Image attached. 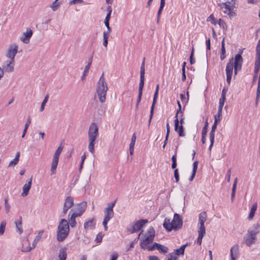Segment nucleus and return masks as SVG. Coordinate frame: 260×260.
I'll return each mask as SVG.
<instances>
[{"label":"nucleus","mask_w":260,"mask_h":260,"mask_svg":"<svg viewBox=\"0 0 260 260\" xmlns=\"http://www.w3.org/2000/svg\"><path fill=\"white\" fill-rule=\"evenodd\" d=\"M70 231L69 222L65 219H61L59 223L56 238L59 242H62L67 237Z\"/></svg>","instance_id":"obj_1"},{"label":"nucleus","mask_w":260,"mask_h":260,"mask_svg":"<svg viewBox=\"0 0 260 260\" xmlns=\"http://www.w3.org/2000/svg\"><path fill=\"white\" fill-rule=\"evenodd\" d=\"M173 221L175 222V224L174 225L172 224H170V219L168 218L165 219L163 226L167 232H171L173 230H178L182 226V219L179 214L177 213L174 214Z\"/></svg>","instance_id":"obj_2"},{"label":"nucleus","mask_w":260,"mask_h":260,"mask_svg":"<svg viewBox=\"0 0 260 260\" xmlns=\"http://www.w3.org/2000/svg\"><path fill=\"white\" fill-rule=\"evenodd\" d=\"M107 90V84L104 77V73H103L98 83L96 88V93L99 100L101 103H104L105 102Z\"/></svg>","instance_id":"obj_3"},{"label":"nucleus","mask_w":260,"mask_h":260,"mask_svg":"<svg viewBox=\"0 0 260 260\" xmlns=\"http://www.w3.org/2000/svg\"><path fill=\"white\" fill-rule=\"evenodd\" d=\"M148 222V220L146 219L137 220L136 222L131 223L127 230L131 233L138 232Z\"/></svg>","instance_id":"obj_4"},{"label":"nucleus","mask_w":260,"mask_h":260,"mask_svg":"<svg viewBox=\"0 0 260 260\" xmlns=\"http://www.w3.org/2000/svg\"><path fill=\"white\" fill-rule=\"evenodd\" d=\"M87 207L86 202H82L78 204L75 208L72 209L70 211L69 216H70L71 212L77 217L81 216L82 214L85 212Z\"/></svg>","instance_id":"obj_5"},{"label":"nucleus","mask_w":260,"mask_h":260,"mask_svg":"<svg viewBox=\"0 0 260 260\" xmlns=\"http://www.w3.org/2000/svg\"><path fill=\"white\" fill-rule=\"evenodd\" d=\"M243 51H239V53L236 54L234 58V74L235 75H237L238 72L240 71L242 69V64L243 63V58L241 56Z\"/></svg>","instance_id":"obj_6"},{"label":"nucleus","mask_w":260,"mask_h":260,"mask_svg":"<svg viewBox=\"0 0 260 260\" xmlns=\"http://www.w3.org/2000/svg\"><path fill=\"white\" fill-rule=\"evenodd\" d=\"M233 58H231L226 67V81L229 85L230 84L233 72Z\"/></svg>","instance_id":"obj_7"},{"label":"nucleus","mask_w":260,"mask_h":260,"mask_svg":"<svg viewBox=\"0 0 260 260\" xmlns=\"http://www.w3.org/2000/svg\"><path fill=\"white\" fill-rule=\"evenodd\" d=\"M115 203L116 201L109 204L108 207L105 209L104 211V218L110 220L114 217V213L113 209L115 205Z\"/></svg>","instance_id":"obj_8"},{"label":"nucleus","mask_w":260,"mask_h":260,"mask_svg":"<svg viewBox=\"0 0 260 260\" xmlns=\"http://www.w3.org/2000/svg\"><path fill=\"white\" fill-rule=\"evenodd\" d=\"M159 87V84H157L156 86V89H155V91L154 92V96H153L152 104V106L151 107V110H150V116H149V120H148L149 125L150 124V123H151V121L153 115L155 105L156 103L157 99L158 98Z\"/></svg>","instance_id":"obj_9"},{"label":"nucleus","mask_w":260,"mask_h":260,"mask_svg":"<svg viewBox=\"0 0 260 260\" xmlns=\"http://www.w3.org/2000/svg\"><path fill=\"white\" fill-rule=\"evenodd\" d=\"M256 240V236L250 234L248 232L243 238V242L248 247H250L253 244L255 243Z\"/></svg>","instance_id":"obj_10"},{"label":"nucleus","mask_w":260,"mask_h":260,"mask_svg":"<svg viewBox=\"0 0 260 260\" xmlns=\"http://www.w3.org/2000/svg\"><path fill=\"white\" fill-rule=\"evenodd\" d=\"M18 52V46L14 44L13 46H11L7 51L6 56L10 59V60L15 61L14 58L16 54Z\"/></svg>","instance_id":"obj_11"},{"label":"nucleus","mask_w":260,"mask_h":260,"mask_svg":"<svg viewBox=\"0 0 260 260\" xmlns=\"http://www.w3.org/2000/svg\"><path fill=\"white\" fill-rule=\"evenodd\" d=\"M74 205L73 198L71 196H68L65 200L63 207V213L66 214L70 208Z\"/></svg>","instance_id":"obj_12"},{"label":"nucleus","mask_w":260,"mask_h":260,"mask_svg":"<svg viewBox=\"0 0 260 260\" xmlns=\"http://www.w3.org/2000/svg\"><path fill=\"white\" fill-rule=\"evenodd\" d=\"M207 217V213L205 211L202 212L199 214V224L200 226L198 230L206 231L204 223L206 220Z\"/></svg>","instance_id":"obj_13"},{"label":"nucleus","mask_w":260,"mask_h":260,"mask_svg":"<svg viewBox=\"0 0 260 260\" xmlns=\"http://www.w3.org/2000/svg\"><path fill=\"white\" fill-rule=\"evenodd\" d=\"M175 131L178 133L179 137H184L185 134L184 133V127L183 125H179V120L178 118L175 119Z\"/></svg>","instance_id":"obj_14"},{"label":"nucleus","mask_w":260,"mask_h":260,"mask_svg":"<svg viewBox=\"0 0 260 260\" xmlns=\"http://www.w3.org/2000/svg\"><path fill=\"white\" fill-rule=\"evenodd\" d=\"M88 136L89 140L88 150L91 153H93L94 152L95 141L98 136L91 135H88Z\"/></svg>","instance_id":"obj_15"},{"label":"nucleus","mask_w":260,"mask_h":260,"mask_svg":"<svg viewBox=\"0 0 260 260\" xmlns=\"http://www.w3.org/2000/svg\"><path fill=\"white\" fill-rule=\"evenodd\" d=\"M239 254V246L238 244L234 245L230 250V255L232 260H236Z\"/></svg>","instance_id":"obj_16"},{"label":"nucleus","mask_w":260,"mask_h":260,"mask_svg":"<svg viewBox=\"0 0 260 260\" xmlns=\"http://www.w3.org/2000/svg\"><path fill=\"white\" fill-rule=\"evenodd\" d=\"M32 35V31L30 28H27L26 31L24 33V37H21L20 40L23 43L28 44L29 40Z\"/></svg>","instance_id":"obj_17"},{"label":"nucleus","mask_w":260,"mask_h":260,"mask_svg":"<svg viewBox=\"0 0 260 260\" xmlns=\"http://www.w3.org/2000/svg\"><path fill=\"white\" fill-rule=\"evenodd\" d=\"M153 241V239H151V238L148 237L147 236H145V238L141 241L140 242V246L141 248L143 249H147V246L150 243H152Z\"/></svg>","instance_id":"obj_18"},{"label":"nucleus","mask_w":260,"mask_h":260,"mask_svg":"<svg viewBox=\"0 0 260 260\" xmlns=\"http://www.w3.org/2000/svg\"><path fill=\"white\" fill-rule=\"evenodd\" d=\"M95 221L94 218L89 219L88 221L85 222L84 224V228L86 231L89 229H94L95 227Z\"/></svg>","instance_id":"obj_19"},{"label":"nucleus","mask_w":260,"mask_h":260,"mask_svg":"<svg viewBox=\"0 0 260 260\" xmlns=\"http://www.w3.org/2000/svg\"><path fill=\"white\" fill-rule=\"evenodd\" d=\"M32 177L28 180L27 183L25 184L23 186V192L21 194L22 197L26 196L30 189L32 182Z\"/></svg>","instance_id":"obj_20"},{"label":"nucleus","mask_w":260,"mask_h":260,"mask_svg":"<svg viewBox=\"0 0 260 260\" xmlns=\"http://www.w3.org/2000/svg\"><path fill=\"white\" fill-rule=\"evenodd\" d=\"M88 135L98 136V127L96 123H92L89 126Z\"/></svg>","instance_id":"obj_21"},{"label":"nucleus","mask_w":260,"mask_h":260,"mask_svg":"<svg viewBox=\"0 0 260 260\" xmlns=\"http://www.w3.org/2000/svg\"><path fill=\"white\" fill-rule=\"evenodd\" d=\"M14 61L7 60L6 61V65L3 66L4 69L6 72H12L14 69Z\"/></svg>","instance_id":"obj_22"},{"label":"nucleus","mask_w":260,"mask_h":260,"mask_svg":"<svg viewBox=\"0 0 260 260\" xmlns=\"http://www.w3.org/2000/svg\"><path fill=\"white\" fill-rule=\"evenodd\" d=\"M59 158L53 157L51 166V175H54L56 174V170L58 164Z\"/></svg>","instance_id":"obj_23"},{"label":"nucleus","mask_w":260,"mask_h":260,"mask_svg":"<svg viewBox=\"0 0 260 260\" xmlns=\"http://www.w3.org/2000/svg\"><path fill=\"white\" fill-rule=\"evenodd\" d=\"M252 228V229H249L248 232H250V234L252 235L256 236L260 232V225L258 223L254 224Z\"/></svg>","instance_id":"obj_24"},{"label":"nucleus","mask_w":260,"mask_h":260,"mask_svg":"<svg viewBox=\"0 0 260 260\" xmlns=\"http://www.w3.org/2000/svg\"><path fill=\"white\" fill-rule=\"evenodd\" d=\"M187 245H188V243L182 245L179 248L176 249L175 250V255L177 256L183 255L184 253L185 249Z\"/></svg>","instance_id":"obj_25"},{"label":"nucleus","mask_w":260,"mask_h":260,"mask_svg":"<svg viewBox=\"0 0 260 260\" xmlns=\"http://www.w3.org/2000/svg\"><path fill=\"white\" fill-rule=\"evenodd\" d=\"M67 249L65 247L61 248L59 250L58 258L59 260H66L67 258Z\"/></svg>","instance_id":"obj_26"},{"label":"nucleus","mask_w":260,"mask_h":260,"mask_svg":"<svg viewBox=\"0 0 260 260\" xmlns=\"http://www.w3.org/2000/svg\"><path fill=\"white\" fill-rule=\"evenodd\" d=\"M224 40L225 38H223L221 42V53L220 56V58L221 60H223L226 57Z\"/></svg>","instance_id":"obj_27"},{"label":"nucleus","mask_w":260,"mask_h":260,"mask_svg":"<svg viewBox=\"0 0 260 260\" xmlns=\"http://www.w3.org/2000/svg\"><path fill=\"white\" fill-rule=\"evenodd\" d=\"M257 205L256 203H255L252 205V206L251 208V209H250V213H249L248 217L249 220H251L253 219V218L254 216V214H255V212L257 209Z\"/></svg>","instance_id":"obj_28"},{"label":"nucleus","mask_w":260,"mask_h":260,"mask_svg":"<svg viewBox=\"0 0 260 260\" xmlns=\"http://www.w3.org/2000/svg\"><path fill=\"white\" fill-rule=\"evenodd\" d=\"M199 236L197 240V242L200 245L202 244V239L206 234V231L198 230Z\"/></svg>","instance_id":"obj_29"},{"label":"nucleus","mask_w":260,"mask_h":260,"mask_svg":"<svg viewBox=\"0 0 260 260\" xmlns=\"http://www.w3.org/2000/svg\"><path fill=\"white\" fill-rule=\"evenodd\" d=\"M4 208L6 213H9L10 211L11 206L9 203V197L8 196L4 199Z\"/></svg>","instance_id":"obj_30"},{"label":"nucleus","mask_w":260,"mask_h":260,"mask_svg":"<svg viewBox=\"0 0 260 260\" xmlns=\"http://www.w3.org/2000/svg\"><path fill=\"white\" fill-rule=\"evenodd\" d=\"M238 179L236 178L234 180V182L232 187V192L231 194V201L233 202L235 196L236 190V186L237 184Z\"/></svg>","instance_id":"obj_31"},{"label":"nucleus","mask_w":260,"mask_h":260,"mask_svg":"<svg viewBox=\"0 0 260 260\" xmlns=\"http://www.w3.org/2000/svg\"><path fill=\"white\" fill-rule=\"evenodd\" d=\"M146 236L148 237H151V239L154 240V238L155 236V230L152 226L149 227L148 229L147 232L146 233Z\"/></svg>","instance_id":"obj_32"},{"label":"nucleus","mask_w":260,"mask_h":260,"mask_svg":"<svg viewBox=\"0 0 260 260\" xmlns=\"http://www.w3.org/2000/svg\"><path fill=\"white\" fill-rule=\"evenodd\" d=\"M16 228L17 229L18 231L19 232V234H21L23 232V229L22 228V219L21 217H20L19 220L18 221H16L15 222Z\"/></svg>","instance_id":"obj_33"},{"label":"nucleus","mask_w":260,"mask_h":260,"mask_svg":"<svg viewBox=\"0 0 260 260\" xmlns=\"http://www.w3.org/2000/svg\"><path fill=\"white\" fill-rule=\"evenodd\" d=\"M145 76H140V81L139 86V92L138 93H143V89L144 86Z\"/></svg>","instance_id":"obj_34"},{"label":"nucleus","mask_w":260,"mask_h":260,"mask_svg":"<svg viewBox=\"0 0 260 260\" xmlns=\"http://www.w3.org/2000/svg\"><path fill=\"white\" fill-rule=\"evenodd\" d=\"M218 23L222 28L223 32L225 33L228 30V25L222 19H219Z\"/></svg>","instance_id":"obj_35"},{"label":"nucleus","mask_w":260,"mask_h":260,"mask_svg":"<svg viewBox=\"0 0 260 260\" xmlns=\"http://www.w3.org/2000/svg\"><path fill=\"white\" fill-rule=\"evenodd\" d=\"M77 217L76 215L72 214L71 215L70 218H69V223L72 228H74L76 225V221L75 220V218Z\"/></svg>","instance_id":"obj_36"},{"label":"nucleus","mask_w":260,"mask_h":260,"mask_svg":"<svg viewBox=\"0 0 260 260\" xmlns=\"http://www.w3.org/2000/svg\"><path fill=\"white\" fill-rule=\"evenodd\" d=\"M260 69V58H255L254 64V74H257Z\"/></svg>","instance_id":"obj_37"},{"label":"nucleus","mask_w":260,"mask_h":260,"mask_svg":"<svg viewBox=\"0 0 260 260\" xmlns=\"http://www.w3.org/2000/svg\"><path fill=\"white\" fill-rule=\"evenodd\" d=\"M220 6L221 8H223V7H224V8L228 11H232L233 10L232 6H231L230 3H228V2L221 4Z\"/></svg>","instance_id":"obj_38"},{"label":"nucleus","mask_w":260,"mask_h":260,"mask_svg":"<svg viewBox=\"0 0 260 260\" xmlns=\"http://www.w3.org/2000/svg\"><path fill=\"white\" fill-rule=\"evenodd\" d=\"M63 146L60 145V146L57 148L55 152V153L53 155V157L58 158L59 157L60 154L63 149Z\"/></svg>","instance_id":"obj_39"},{"label":"nucleus","mask_w":260,"mask_h":260,"mask_svg":"<svg viewBox=\"0 0 260 260\" xmlns=\"http://www.w3.org/2000/svg\"><path fill=\"white\" fill-rule=\"evenodd\" d=\"M172 166H171V167L173 169H175L177 167V154H176V152L175 153V154L174 155H173L172 157Z\"/></svg>","instance_id":"obj_40"},{"label":"nucleus","mask_w":260,"mask_h":260,"mask_svg":"<svg viewBox=\"0 0 260 260\" xmlns=\"http://www.w3.org/2000/svg\"><path fill=\"white\" fill-rule=\"evenodd\" d=\"M6 226V221L4 220L2 221L0 224V235H2L4 234L5 228Z\"/></svg>","instance_id":"obj_41"},{"label":"nucleus","mask_w":260,"mask_h":260,"mask_svg":"<svg viewBox=\"0 0 260 260\" xmlns=\"http://www.w3.org/2000/svg\"><path fill=\"white\" fill-rule=\"evenodd\" d=\"M57 1L58 0H55L50 6V7L53 11H56L60 6V3L57 2Z\"/></svg>","instance_id":"obj_42"},{"label":"nucleus","mask_w":260,"mask_h":260,"mask_svg":"<svg viewBox=\"0 0 260 260\" xmlns=\"http://www.w3.org/2000/svg\"><path fill=\"white\" fill-rule=\"evenodd\" d=\"M49 94H47L44 99L43 100L42 103V104H41V107H40V111H43L44 110V107H45V106L46 105V104L47 103L48 100V99H49Z\"/></svg>","instance_id":"obj_43"},{"label":"nucleus","mask_w":260,"mask_h":260,"mask_svg":"<svg viewBox=\"0 0 260 260\" xmlns=\"http://www.w3.org/2000/svg\"><path fill=\"white\" fill-rule=\"evenodd\" d=\"M161 246V244L157 243H154L153 244V245L151 246H149L147 247V249L149 251H152L154 250L155 249H158V248Z\"/></svg>","instance_id":"obj_44"},{"label":"nucleus","mask_w":260,"mask_h":260,"mask_svg":"<svg viewBox=\"0 0 260 260\" xmlns=\"http://www.w3.org/2000/svg\"><path fill=\"white\" fill-rule=\"evenodd\" d=\"M145 58H143V60L141 64V69H140V76H145Z\"/></svg>","instance_id":"obj_45"},{"label":"nucleus","mask_w":260,"mask_h":260,"mask_svg":"<svg viewBox=\"0 0 260 260\" xmlns=\"http://www.w3.org/2000/svg\"><path fill=\"white\" fill-rule=\"evenodd\" d=\"M157 250L159 251L160 253L165 254L167 252H168V248L167 246H165L161 244V246H160Z\"/></svg>","instance_id":"obj_46"},{"label":"nucleus","mask_w":260,"mask_h":260,"mask_svg":"<svg viewBox=\"0 0 260 260\" xmlns=\"http://www.w3.org/2000/svg\"><path fill=\"white\" fill-rule=\"evenodd\" d=\"M90 69V67H88V66H86L84 69V70L83 73V75L81 77L82 80H84L86 77V76L87 75L88 73L89 72V70Z\"/></svg>","instance_id":"obj_47"},{"label":"nucleus","mask_w":260,"mask_h":260,"mask_svg":"<svg viewBox=\"0 0 260 260\" xmlns=\"http://www.w3.org/2000/svg\"><path fill=\"white\" fill-rule=\"evenodd\" d=\"M226 98H220L219 102L218 110L222 111V108L225 101Z\"/></svg>","instance_id":"obj_48"},{"label":"nucleus","mask_w":260,"mask_h":260,"mask_svg":"<svg viewBox=\"0 0 260 260\" xmlns=\"http://www.w3.org/2000/svg\"><path fill=\"white\" fill-rule=\"evenodd\" d=\"M226 98H220L219 102L218 110L222 111V108L225 101Z\"/></svg>","instance_id":"obj_49"},{"label":"nucleus","mask_w":260,"mask_h":260,"mask_svg":"<svg viewBox=\"0 0 260 260\" xmlns=\"http://www.w3.org/2000/svg\"><path fill=\"white\" fill-rule=\"evenodd\" d=\"M222 118V111L218 110L217 114L214 116V120H217V122H219Z\"/></svg>","instance_id":"obj_50"},{"label":"nucleus","mask_w":260,"mask_h":260,"mask_svg":"<svg viewBox=\"0 0 260 260\" xmlns=\"http://www.w3.org/2000/svg\"><path fill=\"white\" fill-rule=\"evenodd\" d=\"M41 236H42V235H40V233H39V234L36 236V237H35V238L34 240L33 243H32L33 248H35L36 247L37 243L41 238Z\"/></svg>","instance_id":"obj_51"},{"label":"nucleus","mask_w":260,"mask_h":260,"mask_svg":"<svg viewBox=\"0 0 260 260\" xmlns=\"http://www.w3.org/2000/svg\"><path fill=\"white\" fill-rule=\"evenodd\" d=\"M107 10L108 11V13L105 17V19H109L110 20V18H111V13H112V8L111 6H109L107 7Z\"/></svg>","instance_id":"obj_52"},{"label":"nucleus","mask_w":260,"mask_h":260,"mask_svg":"<svg viewBox=\"0 0 260 260\" xmlns=\"http://www.w3.org/2000/svg\"><path fill=\"white\" fill-rule=\"evenodd\" d=\"M103 237V234L102 233H99L96 235V237L95 238V241L96 243H101L102 241V239Z\"/></svg>","instance_id":"obj_53"},{"label":"nucleus","mask_w":260,"mask_h":260,"mask_svg":"<svg viewBox=\"0 0 260 260\" xmlns=\"http://www.w3.org/2000/svg\"><path fill=\"white\" fill-rule=\"evenodd\" d=\"M208 126V123L207 122V120L206 121L205 124L204 126L203 127L202 134L203 135H207V128Z\"/></svg>","instance_id":"obj_54"},{"label":"nucleus","mask_w":260,"mask_h":260,"mask_svg":"<svg viewBox=\"0 0 260 260\" xmlns=\"http://www.w3.org/2000/svg\"><path fill=\"white\" fill-rule=\"evenodd\" d=\"M163 9H164V8H162V7H159V8L158 11L157 12V21H156L157 23H158L159 22L160 15H161V14Z\"/></svg>","instance_id":"obj_55"},{"label":"nucleus","mask_w":260,"mask_h":260,"mask_svg":"<svg viewBox=\"0 0 260 260\" xmlns=\"http://www.w3.org/2000/svg\"><path fill=\"white\" fill-rule=\"evenodd\" d=\"M207 21H210L212 24H216L215 18H214L213 14H211V15H210L209 17H208V18H207Z\"/></svg>","instance_id":"obj_56"},{"label":"nucleus","mask_w":260,"mask_h":260,"mask_svg":"<svg viewBox=\"0 0 260 260\" xmlns=\"http://www.w3.org/2000/svg\"><path fill=\"white\" fill-rule=\"evenodd\" d=\"M174 177H175L176 182H178L179 180V175L178 169H176L174 170Z\"/></svg>","instance_id":"obj_57"},{"label":"nucleus","mask_w":260,"mask_h":260,"mask_svg":"<svg viewBox=\"0 0 260 260\" xmlns=\"http://www.w3.org/2000/svg\"><path fill=\"white\" fill-rule=\"evenodd\" d=\"M136 140V136L135 133L133 134L131 139V142L129 144V146L134 147Z\"/></svg>","instance_id":"obj_58"},{"label":"nucleus","mask_w":260,"mask_h":260,"mask_svg":"<svg viewBox=\"0 0 260 260\" xmlns=\"http://www.w3.org/2000/svg\"><path fill=\"white\" fill-rule=\"evenodd\" d=\"M260 98V81H258L257 88L256 90V99L258 101Z\"/></svg>","instance_id":"obj_59"},{"label":"nucleus","mask_w":260,"mask_h":260,"mask_svg":"<svg viewBox=\"0 0 260 260\" xmlns=\"http://www.w3.org/2000/svg\"><path fill=\"white\" fill-rule=\"evenodd\" d=\"M108 36H106V35H103V45L105 47H107L108 42Z\"/></svg>","instance_id":"obj_60"},{"label":"nucleus","mask_w":260,"mask_h":260,"mask_svg":"<svg viewBox=\"0 0 260 260\" xmlns=\"http://www.w3.org/2000/svg\"><path fill=\"white\" fill-rule=\"evenodd\" d=\"M256 58H260V45H257L256 47Z\"/></svg>","instance_id":"obj_61"},{"label":"nucleus","mask_w":260,"mask_h":260,"mask_svg":"<svg viewBox=\"0 0 260 260\" xmlns=\"http://www.w3.org/2000/svg\"><path fill=\"white\" fill-rule=\"evenodd\" d=\"M143 93H138V96L137 101V104H136V108L138 109L139 107V104L140 103L141 99H142V96Z\"/></svg>","instance_id":"obj_62"},{"label":"nucleus","mask_w":260,"mask_h":260,"mask_svg":"<svg viewBox=\"0 0 260 260\" xmlns=\"http://www.w3.org/2000/svg\"><path fill=\"white\" fill-rule=\"evenodd\" d=\"M109 220V219L104 218L103 221V225H104V230L105 231H107L108 230L107 223Z\"/></svg>","instance_id":"obj_63"},{"label":"nucleus","mask_w":260,"mask_h":260,"mask_svg":"<svg viewBox=\"0 0 260 260\" xmlns=\"http://www.w3.org/2000/svg\"><path fill=\"white\" fill-rule=\"evenodd\" d=\"M18 161H19L18 160H17L16 159L14 158V159H13L12 160H11L10 162L9 166H14L17 164Z\"/></svg>","instance_id":"obj_64"}]
</instances>
